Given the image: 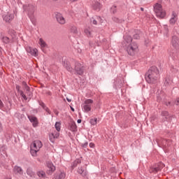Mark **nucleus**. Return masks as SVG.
<instances>
[{"label": "nucleus", "instance_id": "nucleus-13", "mask_svg": "<svg viewBox=\"0 0 179 179\" xmlns=\"http://www.w3.org/2000/svg\"><path fill=\"white\" fill-rule=\"evenodd\" d=\"M28 118L30 122H31L34 128H36L38 125V120H37V117L34 116H28Z\"/></svg>", "mask_w": 179, "mask_h": 179}, {"label": "nucleus", "instance_id": "nucleus-12", "mask_svg": "<svg viewBox=\"0 0 179 179\" xmlns=\"http://www.w3.org/2000/svg\"><path fill=\"white\" fill-rule=\"evenodd\" d=\"M177 19H178V14L173 11L171 14V17L169 20V23L171 24H176V22H177Z\"/></svg>", "mask_w": 179, "mask_h": 179}, {"label": "nucleus", "instance_id": "nucleus-22", "mask_svg": "<svg viewBox=\"0 0 179 179\" xmlns=\"http://www.w3.org/2000/svg\"><path fill=\"white\" fill-rule=\"evenodd\" d=\"M167 120H169V112H162V121H167Z\"/></svg>", "mask_w": 179, "mask_h": 179}, {"label": "nucleus", "instance_id": "nucleus-29", "mask_svg": "<svg viewBox=\"0 0 179 179\" xmlns=\"http://www.w3.org/2000/svg\"><path fill=\"white\" fill-rule=\"evenodd\" d=\"M37 176H39L41 178H45V172L43 171H39L37 172Z\"/></svg>", "mask_w": 179, "mask_h": 179}, {"label": "nucleus", "instance_id": "nucleus-24", "mask_svg": "<svg viewBox=\"0 0 179 179\" xmlns=\"http://www.w3.org/2000/svg\"><path fill=\"white\" fill-rule=\"evenodd\" d=\"M70 131H72L73 132H75L76 131V124L75 122H71L70 123Z\"/></svg>", "mask_w": 179, "mask_h": 179}, {"label": "nucleus", "instance_id": "nucleus-5", "mask_svg": "<svg viewBox=\"0 0 179 179\" xmlns=\"http://www.w3.org/2000/svg\"><path fill=\"white\" fill-rule=\"evenodd\" d=\"M94 103L93 99H85L83 104V108L85 113H89L92 110V104Z\"/></svg>", "mask_w": 179, "mask_h": 179}, {"label": "nucleus", "instance_id": "nucleus-7", "mask_svg": "<svg viewBox=\"0 0 179 179\" xmlns=\"http://www.w3.org/2000/svg\"><path fill=\"white\" fill-rule=\"evenodd\" d=\"M171 44L175 50H179V38L177 36H173L171 40Z\"/></svg>", "mask_w": 179, "mask_h": 179}, {"label": "nucleus", "instance_id": "nucleus-36", "mask_svg": "<svg viewBox=\"0 0 179 179\" xmlns=\"http://www.w3.org/2000/svg\"><path fill=\"white\" fill-rule=\"evenodd\" d=\"M112 19H113V22H115L116 23H118V22H120V20L117 17H113Z\"/></svg>", "mask_w": 179, "mask_h": 179}, {"label": "nucleus", "instance_id": "nucleus-30", "mask_svg": "<svg viewBox=\"0 0 179 179\" xmlns=\"http://www.w3.org/2000/svg\"><path fill=\"white\" fill-rule=\"evenodd\" d=\"M91 125H97V117H94L90 120Z\"/></svg>", "mask_w": 179, "mask_h": 179}, {"label": "nucleus", "instance_id": "nucleus-50", "mask_svg": "<svg viewBox=\"0 0 179 179\" xmlns=\"http://www.w3.org/2000/svg\"><path fill=\"white\" fill-rule=\"evenodd\" d=\"M1 75H2V72L0 71V76H1Z\"/></svg>", "mask_w": 179, "mask_h": 179}, {"label": "nucleus", "instance_id": "nucleus-23", "mask_svg": "<svg viewBox=\"0 0 179 179\" xmlns=\"http://www.w3.org/2000/svg\"><path fill=\"white\" fill-rule=\"evenodd\" d=\"M84 33L87 37H92V29L90 28H86L84 30Z\"/></svg>", "mask_w": 179, "mask_h": 179}, {"label": "nucleus", "instance_id": "nucleus-37", "mask_svg": "<svg viewBox=\"0 0 179 179\" xmlns=\"http://www.w3.org/2000/svg\"><path fill=\"white\" fill-rule=\"evenodd\" d=\"M162 146H166V145H167V140L166 139L162 140Z\"/></svg>", "mask_w": 179, "mask_h": 179}, {"label": "nucleus", "instance_id": "nucleus-34", "mask_svg": "<svg viewBox=\"0 0 179 179\" xmlns=\"http://www.w3.org/2000/svg\"><path fill=\"white\" fill-rule=\"evenodd\" d=\"M91 23H92V24H97V20H96V19L94 17H92Z\"/></svg>", "mask_w": 179, "mask_h": 179}, {"label": "nucleus", "instance_id": "nucleus-46", "mask_svg": "<svg viewBox=\"0 0 179 179\" xmlns=\"http://www.w3.org/2000/svg\"><path fill=\"white\" fill-rule=\"evenodd\" d=\"M2 129V124L0 122V131Z\"/></svg>", "mask_w": 179, "mask_h": 179}, {"label": "nucleus", "instance_id": "nucleus-47", "mask_svg": "<svg viewBox=\"0 0 179 179\" xmlns=\"http://www.w3.org/2000/svg\"><path fill=\"white\" fill-rule=\"evenodd\" d=\"M71 110L75 111V108H72V106H71Z\"/></svg>", "mask_w": 179, "mask_h": 179}, {"label": "nucleus", "instance_id": "nucleus-27", "mask_svg": "<svg viewBox=\"0 0 179 179\" xmlns=\"http://www.w3.org/2000/svg\"><path fill=\"white\" fill-rule=\"evenodd\" d=\"M55 128L57 130L56 132H59V131H61V122H57L55 123Z\"/></svg>", "mask_w": 179, "mask_h": 179}, {"label": "nucleus", "instance_id": "nucleus-21", "mask_svg": "<svg viewBox=\"0 0 179 179\" xmlns=\"http://www.w3.org/2000/svg\"><path fill=\"white\" fill-rule=\"evenodd\" d=\"M16 89L18 92H20V96H22L24 100H27V97L26 96V95H24V94L23 93V91H20V86L17 85Z\"/></svg>", "mask_w": 179, "mask_h": 179}, {"label": "nucleus", "instance_id": "nucleus-25", "mask_svg": "<svg viewBox=\"0 0 179 179\" xmlns=\"http://www.w3.org/2000/svg\"><path fill=\"white\" fill-rule=\"evenodd\" d=\"M27 176H29V177H31V178H34L35 177V174H34V172H33V171L30 169H28L27 170Z\"/></svg>", "mask_w": 179, "mask_h": 179}, {"label": "nucleus", "instance_id": "nucleus-43", "mask_svg": "<svg viewBox=\"0 0 179 179\" xmlns=\"http://www.w3.org/2000/svg\"><path fill=\"white\" fill-rule=\"evenodd\" d=\"M90 146L91 148H94V144L92 143H90Z\"/></svg>", "mask_w": 179, "mask_h": 179}, {"label": "nucleus", "instance_id": "nucleus-15", "mask_svg": "<svg viewBox=\"0 0 179 179\" xmlns=\"http://www.w3.org/2000/svg\"><path fill=\"white\" fill-rule=\"evenodd\" d=\"M13 17H15L13 13H8L3 17V19L5 20V22H11V20H13Z\"/></svg>", "mask_w": 179, "mask_h": 179}, {"label": "nucleus", "instance_id": "nucleus-11", "mask_svg": "<svg viewBox=\"0 0 179 179\" xmlns=\"http://www.w3.org/2000/svg\"><path fill=\"white\" fill-rule=\"evenodd\" d=\"M75 71L78 75H83V66L80 63H76Z\"/></svg>", "mask_w": 179, "mask_h": 179}, {"label": "nucleus", "instance_id": "nucleus-9", "mask_svg": "<svg viewBox=\"0 0 179 179\" xmlns=\"http://www.w3.org/2000/svg\"><path fill=\"white\" fill-rule=\"evenodd\" d=\"M58 138H59V133L57 131H54L49 134V139L52 143H54L55 140L58 139Z\"/></svg>", "mask_w": 179, "mask_h": 179}, {"label": "nucleus", "instance_id": "nucleus-52", "mask_svg": "<svg viewBox=\"0 0 179 179\" xmlns=\"http://www.w3.org/2000/svg\"><path fill=\"white\" fill-rule=\"evenodd\" d=\"M6 179H11V178H6Z\"/></svg>", "mask_w": 179, "mask_h": 179}, {"label": "nucleus", "instance_id": "nucleus-31", "mask_svg": "<svg viewBox=\"0 0 179 179\" xmlns=\"http://www.w3.org/2000/svg\"><path fill=\"white\" fill-rule=\"evenodd\" d=\"M22 85L24 86V89L26 90V92L30 91V87H29V86H27V84L25 82L22 83Z\"/></svg>", "mask_w": 179, "mask_h": 179}, {"label": "nucleus", "instance_id": "nucleus-51", "mask_svg": "<svg viewBox=\"0 0 179 179\" xmlns=\"http://www.w3.org/2000/svg\"><path fill=\"white\" fill-rule=\"evenodd\" d=\"M141 10H143V8H141Z\"/></svg>", "mask_w": 179, "mask_h": 179}, {"label": "nucleus", "instance_id": "nucleus-3", "mask_svg": "<svg viewBox=\"0 0 179 179\" xmlns=\"http://www.w3.org/2000/svg\"><path fill=\"white\" fill-rule=\"evenodd\" d=\"M154 12L157 17H159V19H163L166 17V10L163 9L162 4L159 3H156L154 5Z\"/></svg>", "mask_w": 179, "mask_h": 179}, {"label": "nucleus", "instance_id": "nucleus-39", "mask_svg": "<svg viewBox=\"0 0 179 179\" xmlns=\"http://www.w3.org/2000/svg\"><path fill=\"white\" fill-rule=\"evenodd\" d=\"M67 71H69V72H72V68H71V66H68L67 67Z\"/></svg>", "mask_w": 179, "mask_h": 179}, {"label": "nucleus", "instance_id": "nucleus-32", "mask_svg": "<svg viewBox=\"0 0 179 179\" xmlns=\"http://www.w3.org/2000/svg\"><path fill=\"white\" fill-rule=\"evenodd\" d=\"M171 84V80L168 78L165 79V82H164V85H166V86H169V85Z\"/></svg>", "mask_w": 179, "mask_h": 179}, {"label": "nucleus", "instance_id": "nucleus-49", "mask_svg": "<svg viewBox=\"0 0 179 179\" xmlns=\"http://www.w3.org/2000/svg\"><path fill=\"white\" fill-rule=\"evenodd\" d=\"M71 2H76V1H78V0H71Z\"/></svg>", "mask_w": 179, "mask_h": 179}, {"label": "nucleus", "instance_id": "nucleus-8", "mask_svg": "<svg viewBox=\"0 0 179 179\" xmlns=\"http://www.w3.org/2000/svg\"><path fill=\"white\" fill-rule=\"evenodd\" d=\"M38 44L40 45L41 51H43V52H45V48H48V45L47 44L45 41H44L43 38H40L38 41Z\"/></svg>", "mask_w": 179, "mask_h": 179}, {"label": "nucleus", "instance_id": "nucleus-38", "mask_svg": "<svg viewBox=\"0 0 179 179\" xmlns=\"http://www.w3.org/2000/svg\"><path fill=\"white\" fill-rule=\"evenodd\" d=\"M175 104H176V106H179V97L176 99Z\"/></svg>", "mask_w": 179, "mask_h": 179}, {"label": "nucleus", "instance_id": "nucleus-33", "mask_svg": "<svg viewBox=\"0 0 179 179\" xmlns=\"http://www.w3.org/2000/svg\"><path fill=\"white\" fill-rule=\"evenodd\" d=\"M111 12H112V13H117V6H113L111 7Z\"/></svg>", "mask_w": 179, "mask_h": 179}, {"label": "nucleus", "instance_id": "nucleus-10", "mask_svg": "<svg viewBox=\"0 0 179 179\" xmlns=\"http://www.w3.org/2000/svg\"><path fill=\"white\" fill-rule=\"evenodd\" d=\"M164 167V164L160 162L158 166L151 167L150 168V173H157V171H160Z\"/></svg>", "mask_w": 179, "mask_h": 179}, {"label": "nucleus", "instance_id": "nucleus-40", "mask_svg": "<svg viewBox=\"0 0 179 179\" xmlns=\"http://www.w3.org/2000/svg\"><path fill=\"white\" fill-rule=\"evenodd\" d=\"M31 12L33 13L34 12V7L33 6H31Z\"/></svg>", "mask_w": 179, "mask_h": 179}, {"label": "nucleus", "instance_id": "nucleus-45", "mask_svg": "<svg viewBox=\"0 0 179 179\" xmlns=\"http://www.w3.org/2000/svg\"><path fill=\"white\" fill-rule=\"evenodd\" d=\"M77 122H78V124H80V122H82V120H80V119L78 120H77Z\"/></svg>", "mask_w": 179, "mask_h": 179}, {"label": "nucleus", "instance_id": "nucleus-28", "mask_svg": "<svg viewBox=\"0 0 179 179\" xmlns=\"http://www.w3.org/2000/svg\"><path fill=\"white\" fill-rule=\"evenodd\" d=\"M66 177V174L64 172L60 173L59 175H57L55 178L56 179H64Z\"/></svg>", "mask_w": 179, "mask_h": 179}, {"label": "nucleus", "instance_id": "nucleus-17", "mask_svg": "<svg viewBox=\"0 0 179 179\" xmlns=\"http://www.w3.org/2000/svg\"><path fill=\"white\" fill-rule=\"evenodd\" d=\"M102 6L101 3L99 1H94L92 3V8L94 10H97L99 12V10L101 9Z\"/></svg>", "mask_w": 179, "mask_h": 179}, {"label": "nucleus", "instance_id": "nucleus-26", "mask_svg": "<svg viewBox=\"0 0 179 179\" xmlns=\"http://www.w3.org/2000/svg\"><path fill=\"white\" fill-rule=\"evenodd\" d=\"M14 171L16 173L22 174V173H23V169H22L20 166H15Z\"/></svg>", "mask_w": 179, "mask_h": 179}, {"label": "nucleus", "instance_id": "nucleus-35", "mask_svg": "<svg viewBox=\"0 0 179 179\" xmlns=\"http://www.w3.org/2000/svg\"><path fill=\"white\" fill-rule=\"evenodd\" d=\"M42 107L45 110V111H47V113H48V114H50V109H48V108H45V105H44V103H42Z\"/></svg>", "mask_w": 179, "mask_h": 179}, {"label": "nucleus", "instance_id": "nucleus-48", "mask_svg": "<svg viewBox=\"0 0 179 179\" xmlns=\"http://www.w3.org/2000/svg\"><path fill=\"white\" fill-rule=\"evenodd\" d=\"M100 19H101L100 17H96V20H100Z\"/></svg>", "mask_w": 179, "mask_h": 179}, {"label": "nucleus", "instance_id": "nucleus-1", "mask_svg": "<svg viewBox=\"0 0 179 179\" xmlns=\"http://www.w3.org/2000/svg\"><path fill=\"white\" fill-rule=\"evenodd\" d=\"M159 78H160L159 69L156 66L150 67L147 73V82H148V83H156V82L159 80Z\"/></svg>", "mask_w": 179, "mask_h": 179}, {"label": "nucleus", "instance_id": "nucleus-16", "mask_svg": "<svg viewBox=\"0 0 179 179\" xmlns=\"http://www.w3.org/2000/svg\"><path fill=\"white\" fill-rule=\"evenodd\" d=\"M56 18L58 23H59L60 24H65V22H66L65 18L62 16V14L57 13L56 15Z\"/></svg>", "mask_w": 179, "mask_h": 179}, {"label": "nucleus", "instance_id": "nucleus-42", "mask_svg": "<svg viewBox=\"0 0 179 179\" xmlns=\"http://www.w3.org/2000/svg\"><path fill=\"white\" fill-rule=\"evenodd\" d=\"M3 107V103H2V101L0 100V108H2Z\"/></svg>", "mask_w": 179, "mask_h": 179}, {"label": "nucleus", "instance_id": "nucleus-19", "mask_svg": "<svg viewBox=\"0 0 179 179\" xmlns=\"http://www.w3.org/2000/svg\"><path fill=\"white\" fill-rule=\"evenodd\" d=\"M69 31L73 33V34H78V27L75 25L70 27Z\"/></svg>", "mask_w": 179, "mask_h": 179}, {"label": "nucleus", "instance_id": "nucleus-20", "mask_svg": "<svg viewBox=\"0 0 179 179\" xmlns=\"http://www.w3.org/2000/svg\"><path fill=\"white\" fill-rule=\"evenodd\" d=\"M1 40L5 44H9L12 41V39L7 36H3Z\"/></svg>", "mask_w": 179, "mask_h": 179}, {"label": "nucleus", "instance_id": "nucleus-53", "mask_svg": "<svg viewBox=\"0 0 179 179\" xmlns=\"http://www.w3.org/2000/svg\"><path fill=\"white\" fill-rule=\"evenodd\" d=\"M53 1H57V0H53Z\"/></svg>", "mask_w": 179, "mask_h": 179}, {"label": "nucleus", "instance_id": "nucleus-41", "mask_svg": "<svg viewBox=\"0 0 179 179\" xmlns=\"http://www.w3.org/2000/svg\"><path fill=\"white\" fill-rule=\"evenodd\" d=\"M66 100H67V101H69V103H71V101H72V99H71L69 97H66Z\"/></svg>", "mask_w": 179, "mask_h": 179}, {"label": "nucleus", "instance_id": "nucleus-6", "mask_svg": "<svg viewBox=\"0 0 179 179\" xmlns=\"http://www.w3.org/2000/svg\"><path fill=\"white\" fill-rule=\"evenodd\" d=\"M26 51L28 52V54H30V55H33V57H37L38 55V50L37 48H32L30 46H27L26 48Z\"/></svg>", "mask_w": 179, "mask_h": 179}, {"label": "nucleus", "instance_id": "nucleus-18", "mask_svg": "<svg viewBox=\"0 0 179 179\" xmlns=\"http://www.w3.org/2000/svg\"><path fill=\"white\" fill-rule=\"evenodd\" d=\"M78 173L79 174H81V176H83V177H85V176H86L87 174L86 172V169H85V168L82 167V166L78 168Z\"/></svg>", "mask_w": 179, "mask_h": 179}, {"label": "nucleus", "instance_id": "nucleus-54", "mask_svg": "<svg viewBox=\"0 0 179 179\" xmlns=\"http://www.w3.org/2000/svg\"><path fill=\"white\" fill-rule=\"evenodd\" d=\"M159 143H160V141L159 142Z\"/></svg>", "mask_w": 179, "mask_h": 179}, {"label": "nucleus", "instance_id": "nucleus-2", "mask_svg": "<svg viewBox=\"0 0 179 179\" xmlns=\"http://www.w3.org/2000/svg\"><path fill=\"white\" fill-rule=\"evenodd\" d=\"M124 44L127 47V51L129 55H135V52L138 51V44L132 42V37L130 36H125Z\"/></svg>", "mask_w": 179, "mask_h": 179}, {"label": "nucleus", "instance_id": "nucleus-14", "mask_svg": "<svg viewBox=\"0 0 179 179\" xmlns=\"http://www.w3.org/2000/svg\"><path fill=\"white\" fill-rule=\"evenodd\" d=\"M47 166H48L47 174H49L50 176H51V174H52V173L55 171V166H54V164H52V163H48Z\"/></svg>", "mask_w": 179, "mask_h": 179}, {"label": "nucleus", "instance_id": "nucleus-4", "mask_svg": "<svg viewBox=\"0 0 179 179\" xmlns=\"http://www.w3.org/2000/svg\"><path fill=\"white\" fill-rule=\"evenodd\" d=\"M43 148V143L39 140L34 141L31 145V154L32 156H36L37 152Z\"/></svg>", "mask_w": 179, "mask_h": 179}, {"label": "nucleus", "instance_id": "nucleus-44", "mask_svg": "<svg viewBox=\"0 0 179 179\" xmlns=\"http://www.w3.org/2000/svg\"><path fill=\"white\" fill-rule=\"evenodd\" d=\"M134 38L138 40V38H139V35H135L134 36Z\"/></svg>", "mask_w": 179, "mask_h": 179}]
</instances>
